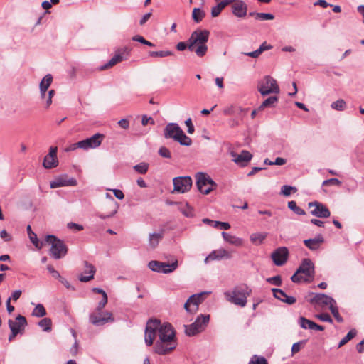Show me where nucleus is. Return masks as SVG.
Masks as SVG:
<instances>
[{
  "label": "nucleus",
  "instance_id": "6e6d98bb",
  "mask_svg": "<svg viewBox=\"0 0 364 364\" xmlns=\"http://www.w3.org/2000/svg\"><path fill=\"white\" fill-rule=\"evenodd\" d=\"M316 317L320 319L322 321L333 323V319L330 316V315L327 313H322L320 314H317Z\"/></svg>",
  "mask_w": 364,
  "mask_h": 364
},
{
  "label": "nucleus",
  "instance_id": "6ab92c4d",
  "mask_svg": "<svg viewBox=\"0 0 364 364\" xmlns=\"http://www.w3.org/2000/svg\"><path fill=\"white\" fill-rule=\"evenodd\" d=\"M247 11V4L241 0H237L232 5V14L239 18H243L246 16Z\"/></svg>",
  "mask_w": 364,
  "mask_h": 364
},
{
  "label": "nucleus",
  "instance_id": "0e129e2a",
  "mask_svg": "<svg viewBox=\"0 0 364 364\" xmlns=\"http://www.w3.org/2000/svg\"><path fill=\"white\" fill-rule=\"evenodd\" d=\"M78 348H79L78 342L75 339L74 344L72 346V347L70 349V353L73 356H75L77 354Z\"/></svg>",
  "mask_w": 364,
  "mask_h": 364
},
{
  "label": "nucleus",
  "instance_id": "cd10ccee",
  "mask_svg": "<svg viewBox=\"0 0 364 364\" xmlns=\"http://www.w3.org/2000/svg\"><path fill=\"white\" fill-rule=\"evenodd\" d=\"M222 236L225 241L227 242H229L231 245H235V246H241L242 245V240L241 238H239L235 235H232L229 233L223 232Z\"/></svg>",
  "mask_w": 364,
  "mask_h": 364
},
{
  "label": "nucleus",
  "instance_id": "79ce46f5",
  "mask_svg": "<svg viewBox=\"0 0 364 364\" xmlns=\"http://www.w3.org/2000/svg\"><path fill=\"white\" fill-rule=\"evenodd\" d=\"M296 191L297 188L296 187L288 185H284L281 188L282 193L285 196H289L291 192L295 193Z\"/></svg>",
  "mask_w": 364,
  "mask_h": 364
},
{
  "label": "nucleus",
  "instance_id": "4d7b16f0",
  "mask_svg": "<svg viewBox=\"0 0 364 364\" xmlns=\"http://www.w3.org/2000/svg\"><path fill=\"white\" fill-rule=\"evenodd\" d=\"M312 321L306 318L304 316H300L299 318V323L300 326L304 329H307V326L309 325V323Z\"/></svg>",
  "mask_w": 364,
  "mask_h": 364
},
{
  "label": "nucleus",
  "instance_id": "13d9d810",
  "mask_svg": "<svg viewBox=\"0 0 364 364\" xmlns=\"http://www.w3.org/2000/svg\"><path fill=\"white\" fill-rule=\"evenodd\" d=\"M0 237L4 242H10L12 240V236L6 230H2L0 232Z\"/></svg>",
  "mask_w": 364,
  "mask_h": 364
},
{
  "label": "nucleus",
  "instance_id": "f3484780",
  "mask_svg": "<svg viewBox=\"0 0 364 364\" xmlns=\"http://www.w3.org/2000/svg\"><path fill=\"white\" fill-rule=\"evenodd\" d=\"M231 155L234 158L232 161L242 167L246 166L252 158V155L246 150H242L240 154L232 151Z\"/></svg>",
  "mask_w": 364,
  "mask_h": 364
},
{
  "label": "nucleus",
  "instance_id": "3c124183",
  "mask_svg": "<svg viewBox=\"0 0 364 364\" xmlns=\"http://www.w3.org/2000/svg\"><path fill=\"white\" fill-rule=\"evenodd\" d=\"M274 16L269 13H259L257 15V19L260 21L273 20Z\"/></svg>",
  "mask_w": 364,
  "mask_h": 364
},
{
  "label": "nucleus",
  "instance_id": "a19ab883",
  "mask_svg": "<svg viewBox=\"0 0 364 364\" xmlns=\"http://www.w3.org/2000/svg\"><path fill=\"white\" fill-rule=\"evenodd\" d=\"M184 328H185V333L188 336H193L200 333L199 331L197 330V328L192 324L184 325Z\"/></svg>",
  "mask_w": 364,
  "mask_h": 364
},
{
  "label": "nucleus",
  "instance_id": "c85d7f7f",
  "mask_svg": "<svg viewBox=\"0 0 364 364\" xmlns=\"http://www.w3.org/2000/svg\"><path fill=\"white\" fill-rule=\"evenodd\" d=\"M26 230L29 236L30 240L33 244V245L39 250L41 249L43 247V242H40L38 241L37 235L32 231L31 225L27 226Z\"/></svg>",
  "mask_w": 364,
  "mask_h": 364
},
{
  "label": "nucleus",
  "instance_id": "a18cd8bd",
  "mask_svg": "<svg viewBox=\"0 0 364 364\" xmlns=\"http://www.w3.org/2000/svg\"><path fill=\"white\" fill-rule=\"evenodd\" d=\"M266 281L268 283H270L272 284H274V285L278 286V287L281 286L282 284V277L279 275L267 278Z\"/></svg>",
  "mask_w": 364,
  "mask_h": 364
},
{
  "label": "nucleus",
  "instance_id": "603ef678",
  "mask_svg": "<svg viewBox=\"0 0 364 364\" xmlns=\"http://www.w3.org/2000/svg\"><path fill=\"white\" fill-rule=\"evenodd\" d=\"M214 227L219 230H226L230 229V225L226 222L216 221V222H214Z\"/></svg>",
  "mask_w": 364,
  "mask_h": 364
},
{
  "label": "nucleus",
  "instance_id": "b1692460",
  "mask_svg": "<svg viewBox=\"0 0 364 364\" xmlns=\"http://www.w3.org/2000/svg\"><path fill=\"white\" fill-rule=\"evenodd\" d=\"M53 82V76L47 74L41 81L39 85L41 99L46 97L47 90Z\"/></svg>",
  "mask_w": 364,
  "mask_h": 364
},
{
  "label": "nucleus",
  "instance_id": "774afa93",
  "mask_svg": "<svg viewBox=\"0 0 364 364\" xmlns=\"http://www.w3.org/2000/svg\"><path fill=\"white\" fill-rule=\"evenodd\" d=\"M117 63V61L113 58H112L106 64L102 65L100 68V69L105 70V69L109 68L114 66Z\"/></svg>",
  "mask_w": 364,
  "mask_h": 364
},
{
  "label": "nucleus",
  "instance_id": "09e8293b",
  "mask_svg": "<svg viewBox=\"0 0 364 364\" xmlns=\"http://www.w3.org/2000/svg\"><path fill=\"white\" fill-rule=\"evenodd\" d=\"M265 236L261 233H255L250 236V240L255 243H262Z\"/></svg>",
  "mask_w": 364,
  "mask_h": 364
},
{
  "label": "nucleus",
  "instance_id": "a878e982",
  "mask_svg": "<svg viewBox=\"0 0 364 364\" xmlns=\"http://www.w3.org/2000/svg\"><path fill=\"white\" fill-rule=\"evenodd\" d=\"M208 294L209 292L203 291L199 294H193L188 298V301H191V304L193 306V311H197L198 309L199 304L203 302L205 296Z\"/></svg>",
  "mask_w": 364,
  "mask_h": 364
},
{
  "label": "nucleus",
  "instance_id": "4468645a",
  "mask_svg": "<svg viewBox=\"0 0 364 364\" xmlns=\"http://www.w3.org/2000/svg\"><path fill=\"white\" fill-rule=\"evenodd\" d=\"M308 205L309 208L314 207V209L311 211V214L314 216L321 218H327L331 215V212L328 208L320 202H310Z\"/></svg>",
  "mask_w": 364,
  "mask_h": 364
},
{
  "label": "nucleus",
  "instance_id": "423d86ee",
  "mask_svg": "<svg viewBox=\"0 0 364 364\" xmlns=\"http://www.w3.org/2000/svg\"><path fill=\"white\" fill-rule=\"evenodd\" d=\"M251 290L247 287H240L234 289L231 292H225L226 299L235 305L244 307L247 304V297Z\"/></svg>",
  "mask_w": 364,
  "mask_h": 364
},
{
  "label": "nucleus",
  "instance_id": "c03bdc74",
  "mask_svg": "<svg viewBox=\"0 0 364 364\" xmlns=\"http://www.w3.org/2000/svg\"><path fill=\"white\" fill-rule=\"evenodd\" d=\"M248 364H268L267 360L262 356L254 355Z\"/></svg>",
  "mask_w": 364,
  "mask_h": 364
},
{
  "label": "nucleus",
  "instance_id": "a211bd4d",
  "mask_svg": "<svg viewBox=\"0 0 364 364\" xmlns=\"http://www.w3.org/2000/svg\"><path fill=\"white\" fill-rule=\"evenodd\" d=\"M230 254L224 249H219L212 251L205 259L204 262L207 264L209 261L219 260L222 259H230Z\"/></svg>",
  "mask_w": 364,
  "mask_h": 364
},
{
  "label": "nucleus",
  "instance_id": "c9c22d12",
  "mask_svg": "<svg viewBox=\"0 0 364 364\" xmlns=\"http://www.w3.org/2000/svg\"><path fill=\"white\" fill-rule=\"evenodd\" d=\"M173 55V53L170 50L149 51V56L152 58H165Z\"/></svg>",
  "mask_w": 364,
  "mask_h": 364
},
{
  "label": "nucleus",
  "instance_id": "ddd939ff",
  "mask_svg": "<svg viewBox=\"0 0 364 364\" xmlns=\"http://www.w3.org/2000/svg\"><path fill=\"white\" fill-rule=\"evenodd\" d=\"M174 191L178 193H186L192 186V179L190 176L176 177L173 179Z\"/></svg>",
  "mask_w": 364,
  "mask_h": 364
},
{
  "label": "nucleus",
  "instance_id": "f03ea898",
  "mask_svg": "<svg viewBox=\"0 0 364 364\" xmlns=\"http://www.w3.org/2000/svg\"><path fill=\"white\" fill-rule=\"evenodd\" d=\"M210 36L209 31L197 29L194 31L188 38L189 50L195 52L198 57H203L208 51L206 43Z\"/></svg>",
  "mask_w": 364,
  "mask_h": 364
},
{
  "label": "nucleus",
  "instance_id": "39448f33",
  "mask_svg": "<svg viewBox=\"0 0 364 364\" xmlns=\"http://www.w3.org/2000/svg\"><path fill=\"white\" fill-rule=\"evenodd\" d=\"M46 242L50 245V255L55 259L64 257L68 252V247L64 242L55 235H49L46 237Z\"/></svg>",
  "mask_w": 364,
  "mask_h": 364
},
{
  "label": "nucleus",
  "instance_id": "dca6fc26",
  "mask_svg": "<svg viewBox=\"0 0 364 364\" xmlns=\"http://www.w3.org/2000/svg\"><path fill=\"white\" fill-rule=\"evenodd\" d=\"M288 254V249L281 247L272 253L271 257L277 266H282L287 260Z\"/></svg>",
  "mask_w": 364,
  "mask_h": 364
},
{
  "label": "nucleus",
  "instance_id": "7ed1b4c3",
  "mask_svg": "<svg viewBox=\"0 0 364 364\" xmlns=\"http://www.w3.org/2000/svg\"><path fill=\"white\" fill-rule=\"evenodd\" d=\"M315 274L314 264L309 258L302 259L301 264L296 272L291 276V279L294 283L301 282H310Z\"/></svg>",
  "mask_w": 364,
  "mask_h": 364
},
{
  "label": "nucleus",
  "instance_id": "0eeeda50",
  "mask_svg": "<svg viewBox=\"0 0 364 364\" xmlns=\"http://www.w3.org/2000/svg\"><path fill=\"white\" fill-rule=\"evenodd\" d=\"M257 89L262 96L278 94L280 91L277 80L270 75H265L262 80L258 82Z\"/></svg>",
  "mask_w": 364,
  "mask_h": 364
},
{
  "label": "nucleus",
  "instance_id": "72a5a7b5",
  "mask_svg": "<svg viewBox=\"0 0 364 364\" xmlns=\"http://www.w3.org/2000/svg\"><path fill=\"white\" fill-rule=\"evenodd\" d=\"M38 324L44 331L50 332L52 329V321L50 318H43Z\"/></svg>",
  "mask_w": 364,
  "mask_h": 364
},
{
  "label": "nucleus",
  "instance_id": "864d4df0",
  "mask_svg": "<svg viewBox=\"0 0 364 364\" xmlns=\"http://www.w3.org/2000/svg\"><path fill=\"white\" fill-rule=\"evenodd\" d=\"M223 8L220 6V3H218L216 6L212 7L211 9V16L215 18L220 15Z\"/></svg>",
  "mask_w": 364,
  "mask_h": 364
},
{
  "label": "nucleus",
  "instance_id": "f8f14e48",
  "mask_svg": "<svg viewBox=\"0 0 364 364\" xmlns=\"http://www.w3.org/2000/svg\"><path fill=\"white\" fill-rule=\"evenodd\" d=\"M311 297L309 299V301L311 304H316L321 306H328L336 304V301L331 296H328L325 294H314L310 293Z\"/></svg>",
  "mask_w": 364,
  "mask_h": 364
},
{
  "label": "nucleus",
  "instance_id": "8fccbe9b",
  "mask_svg": "<svg viewBox=\"0 0 364 364\" xmlns=\"http://www.w3.org/2000/svg\"><path fill=\"white\" fill-rule=\"evenodd\" d=\"M235 116L242 119L247 112L248 109L242 108L240 106H236L235 109Z\"/></svg>",
  "mask_w": 364,
  "mask_h": 364
},
{
  "label": "nucleus",
  "instance_id": "58836bf2",
  "mask_svg": "<svg viewBox=\"0 0 364 364\" xmlns=\"http://www.w3.org/2000/svg\"><path fill=\"white\" fill-rule=\"evenodd\" d=\"M133 168L140 174H146L149 169V164L146 162H141L134 166Z\"/></svg>",
  "mask_w": 364,
  "mask_h": 364
},
{
  "label": "nucleus",
  "instance_id": "de8ad7c7",
  "mask_svg": "<svg viewBox=\"0 0 364 364\" xmlns=\"http://www.w3.org/2000/svg\"><path fill=\"white\" fill-rule=\"evenodd\" d=\"M107 301H108L107 294H105L104 297H102L101 301L98 303L97 306L96 307V309H95L94 312L102 311V309L107 304Z\"/></svg>",
  "mask_w": 364,
  "mask_h": 364
},
{
  "label": "nucleus",
  "instance_id": "2eb2a0df",
  "mask_svg": "<svg viewBox=\"0 0 364 364\" xmlns=\"http://www.w3.org/2000/svg\"><path fill=\"white\" fill-rule=\"evenodd\" d=\"M77 184V180L74 178H68L67 175H62L50 181L51 188H55L63 186H75Z\"/></svg>",
  "mask_w": 364,
  "mask_h": 364
},
{
  "label": "nucleus",
  "instance_id": "412c9836",
  "mask_svg": "<svg viewBox=\"0 0 364 364\" xmlns=\"http://www.w3.org/2000/svg\"><path fill=\"white\" fill-rule=\"evenodd\" d=\"M84 267H85L84 273L88 274L89 275L84 276V275L81 274L79 277V280L82 282H87L94 278V275L95 274L96 269L92 264L89 263L87 261L84 262Z\"/></svg>",
  "mask_w": 364,
  "mask_h": 364
},
{
  "label": "nucleus",
  "instance_id": "7c9ffc66",
  "mask_svg": "<svg viewBox=\"0 0 364 364\" xmlns=\"http://www.w3.org/2000/svg\"><path fill=\"white\" fill-rule=\"evenodd\" d=\"M129 52L130 49L128 47H124L117 50L115 55L112 58L117 61V63H119L124 59L123 55H128L129 54Z\"/></svg>",
  "mask_w": 364,
  "mask_h": 364
},
{
  "label": "nucleus",
  "instance_id": "4c0bfd02",
  "mask_svg": "<svg viewBox=\"0 0 364 364\" xmlns=\"http://www.w3.org/2000/svg\"><path fill=\"white\" fill-rule=\"evenodd\" d=\"M356 336V331L355 329L350 330L346 336L341 339L338 345V348H341L345 344H346L349 341L353 339Z\"/></svg>",
  "mask_w": 364,
  "mask_h": 364
},
{
  "label": "nucleus",
  "instance_id": "4be33fe9",
  "mask_svg": "<svg viewBox=\"0 0 364 364\" xmlns=\"http://www.w3.org/2000/svg\"><path fill=\"white\" fill-rule=\"evenodd\" d=\"M16 321H13L12 320H9V326L11 331L16 329L18 331V333L21 332V328H24L27 325L26 318L21 315H18L16 318Z\"/></svg>",
  "mask_w": 364,
  "mask_h": 364
},
{
  "label": "nucleus",
  "instance_id": "bb28decb",
  "mask_svg": "<svg viewBox=\"0 0 364 364\" xmlns=\"http://www.w3.org/2000/svg\"><path fill=\"white\" fill-rule=\"evenodd\" d=\"M164 230H161L160 232H154L149 235V243L152 248H155L158 245L164 237Z\"/></svg>",
  "mask_w": 364,
  "mask_h": 364
},
{
  "label": "nucleus",
  "instance_id": "e2e57ef3",
  "mask_svg": "<svg viewBox=\"0 0 364 364\" xmlns=\"http://www.w3.org/2000/svg\"><path fill=\"white\" fill-rule=\"evenodd\" d=\"M47 269L48 271L52 274V276L55 278V279H59L60 278V273L56 271L53 266L51 265H48L47 267Z\"/></svg>",
  "mask_w": 364,
  "mask_h": 364
},
{
  "label": "nucleus",
  "instance_id": "1a4fd4ad",
  "mask_svg": "<svg viewBox=\"0 0 364 364\" xmlns=\"http://www.w3.org/2000/svg\"><path fill=\"white\" fill-rule=\"evenodd\" d=\"M178 266V260L176 259L171 264L159 262L156 260H152L149 262V268L154 272L168 274L173 272L177 269Z\"/></svg>",
  "mask_w": 364,
  "mask_h": 364
},
{
  "label": "nucleus",
  "instance_id": "9d476101",
  "mask_svg": "<svg viewBox=\"0 0 364 364\" xmlns=\"http://www.w3.org/2000/svg\"><path fill=\"white\" fill-rule=\"evenodd\" d=\"M114 318L109 311L93 312L90 315V321L96 326L114 322Z\"/></svg>",
  "mask_w": 364,
  "mask_h": 364
},
{
  "label": "nucleus",
  "instance_id": "338daca9",
  "mask_svg": "<svg viewBox=\"0 0 364 364\" xmlns=\"http://www.w3.org/2000/svg\"><path fill=\"white\" fill-rule=\"evenodd\" d=\"M57 146H50L49 149V153L46 156H50L52 159H57Z\"/></svg>",
  "mask_w": 364,
  "mask_h": 364
},
{
  "label": "nucleus",
  "instance_id": "e433bc0d",
  "mask_svg": "<svg viewBox=\"0 0 364 364\" xmlns=\"http://www.w3.org/2000/svg\"><path fill=\"white\" fill-rule=\"evenodd\" d=\"M288 208L292 210L295 214L299 215H304L306 214L305 211L296 205L294 200L288 202Z\"/></svg>",
  "mask_w": 364,
  "mask_h": 364
},
{
  "label": "nucleus",
  "instance_id": "393cba45",
  "mask_svg": "<svg viewBox=\"0 0 364 364\" xmlns=\"http://www.w3.org/2000/svg\"><path fill=\"white\" fill-rule=\"evenodd\" d=\"M323 242L324 239L321 235H318L315 238L304 240V245L311 250H317Z\"/></svg>",
  "mask_w": 364,
  "mask_h": 364
},
{
  "label": "nucleus",
  "instance_id": "f257e3e1",
  "mask_svg": "<svg viewBox=\"0 0 364 364\" xmlns=\"http://www.w3.org/2000/svg\"><path fill=\"white\" fill-rule=\"evenodd\" d=\"M159 340L155 343L154 351L158 355H166L177 346L176 331L169 323H161L159 319L150 318L146 322L144 332V342L147 346L154 343L156 336Z\"/></svg>",
  "mask_w": 364,
  "mask_h": 364
},
{
  "label": "nucleus",
  "instance_id": "680f3d73",
  "mask_svg": "<svg viewBox=\"0 0 364 364\" xmlns=\"http://www.w3.org/2000/svg\"><path fill=\"white\" fill-rule=\"evenodd\" d=\"M185 124L188 127V129H187V132L188 134H193L195 131V128H194V126L192 123V120L191 118H188L187 119L186 121H185Z\"/></svg>",
  "mask_w": 364,
  "mask_h": 364
},
{
  "label": "nucleus",
  "instance_id": "2f4dec72",
  "mask_svg": "<svg viewBox=\"0 0 364 364\" xmlns=\"http://www.w3.org/2000/svg\"><path fill=\"white\" fill-rule=\"evenodd\" d=\"M46 310L43 304H38L33 309L31 315L35 317L41 318L46 315Z\"/></svg>",
  "mask_w": 364,
  "mask_h": 364
},
{
  "label": "nucleus",
  "instance_id": "c756f323",
  "mask_svg": "<svg viewBox=\"0 0 364 364\" xmlns=\"http://www.w3.org/2000/svg\"><path fill=\"white\" fill-rule=\"evenodd\" d=\"M205 16V12L200 8H194L192 12V18L193 21L198 23Z\"/></svg>",
  "mask_w": 364,
  "mask_h": 364
},
{
  "label": "nucleus",
  "instance_id": "49530a36",
  "mask_svg": "<svg viewBox=\"0 0 364 364\" xmlns=\"http://www.w3.org/2000/svg\"><path fill=\"white\" fill-rule=\"evenodd\" d=\"M158 154L163 158L171 159V154L168 148L166 146H161L158 151Z\"/></svg>",
  "mask_w": 364,
  "mask_h": 364
},
{
  "label": "nucleus",
  "instance_id": "5fc2aeb1",
  "mask_svg": "<svg viewBox=\"0 0 364 364\" xmlns=\"http://www.w3.org/2000/svg\"><path fill=\"white\" fill-rule=\"evenodd\" d=\"M341 184V181L336 178L325 180L322 183V186H330V185L340 186Z\"/></svg>",
  "mask_w": 364,
  "mask_h": 364
},
{
  "label": "nucleus",
  "instance_id": "6e6552de",
  "mask_svg": "<svg viewBox=\"0 0 364 364\" xmlns=\"http://www.w3.org/2000/svg\"><path fill=\"white\" fill-rule=\"evenodd\" d=\"M196 179L198 191L203 194H208L217 186L208 174L203 172L197 173Z\"/></svg>",
  "mask_w": 364,
  "mask_h": 364
},
{
  "label": "nucleus",
  "instance_id": "9b49d317",
  "mask_svg": "<svg viewBox=\"0 0 364 364\" xmlns=\"http://www.w3.org/2000/svg\"><path fill=\"white\" fill-rule=\"evenodd\" d=\"M104 138V135L100 133H96L90 138H87L84 140L77 142L80 149L87 150L89 149H95L98 147Z\"/></svg>",
  "mask_w": 364,
  "mask_h": 364
},
{
  "label": "nucleus",
  "instance_id": "69168bd1",
  "mask_svg": "<svg viewBox=\"0 0 364 364\" xmlns=\"http://www.w3.org/2000/svg\"><path fill=\"white\" fill-rule=\"evenodd\" d=\"M235 107L234 105H231L230 107H228L223 109V114L225 115H234L235 114Z\"/></svg>",
  "mask_w": 364,
  "mask_h": 364
},
{
  "label": "nucleus",
  "instance_id": "5701e85b",
  "mask_svg": "<svg viewBox=\"0 0 364 364\" xmlns=\"http://www.w3.org/2000/svg\"><path fill=\"white\" fill-rule=\"evenodd\" d=\"M210 321V315L209 314H200L198 316L196 321L191 323L194 326L199 332L203 331L206 326H208Z\"/></svg>",
  "mask_w": 364,
  "mask_h": 364
},
{
  "label": "nucleus",
  "instance_id": "ea45409f",
  "mask_svg": "<svg viewBox=\"0 0 364 364\" xmlns=\"http://www.w3.org/2000/svg\"><path fill=\"white\" fill-rule=\"evenodd\" d=\"M331 107L333 109H336L338 111H342V110L345 109V108L346 107V103L343 100L340 99V100H338L333 102L331 104Z\"/></svg>",
  "mask_w": 364,
  "mask_h": 364
},
{
  "label": "nucleus",
  "instance_id": "20e7f679",
  "mask_svg": "<svg viewBox=\"0 0 364 364\" xmlns=\"http://www.w3.org/2000/svg\"><path fill=\"white\" fill-rule=\"evenodd\" d=\"M164 136L166 139H172L182 146H189L192 144V139L186 136L177 123H168L164 129Z\"/></svg>",
  "mask_w": 364,
  "mask_h": 364
},
{
  "label": "nucleus",
  "instance_id": "052dcab7",
  "mask_svg": "<svg viewBox=\"0 0 364 364\" xmlns=\"http://www.w3.org/2000/svg\"><path fill=\"white\" fill-rule=\"evenodd\" d=\"M67 227L70 230H75L77 231L82 230L84 228L82 225L73 222L68 223Z\"/></svg>",
  "mask_w": 364,
  "mask_h": 364
},
{
  "label": "nucleus",
  "instance_id": "f704fd0d",
  "mask_svg": "<svg viewBox=\"0 0 364 364\" xmlns=\"http://www.w3.org/2000/svg\"><path fill=\"white\" fill-rule=\"evenodd\" d=\"M278 101L277 96H270L266 99L259 106V109L262 110L267 107H273L274 104Z\"/></svg>",
  "mask_w": 364,
  "mask_h": 364
},
{
  "label": "nucleus",
  "instance_id": "37998d69",
  "mask_svg": "<svg viewBox=\"0 0 364 364\" xmlns=\"http://www.w3.org/2000/svg\"><path fill=\"white\" fill-rule=\"evenodd\" d=\"M329 309L338 322L342 323L343 321V318L339 314L336 304L331 305Z\"/></svg>",
  "mask_w": 364,
  "mask_h": 364
},
{
  "label": "nucleus",
  "instance_id": "bf43d9fd",
  "mask_svg": "<svg viewBox=\"0 0 364 364\" xmlns=\"http://www.w3.org/2000/svg\"><path fill=\"white\" fill-rule=\"evenodd\" d=\"M176 49L178 50H179V51H183L186 49H188L189 50V41H188V40L187 41V42L181 41V42L178 43L177 45H176Z\"/></svg>",
  "mask_w": 364,
  "mask_h": 364
},
{
  "label": "nucleus",
  "instance_id": "473e14b6",
  "mask_svg": "<svg viewBox=\"0 0 364 364\" xmlns=\"http://www.w3.org/2000/svg\"><path fill=\"white\" fill-rule=\"evenodd\" d=\"M58 165V159H52L50 156H45L43 162V166L45 168L50 169L55 168Z\"/></svg>",
  "mask_w": 364,
  "mask_h": 364
},
{
  "label": "nucleus",
  "instance_id": "aec40b11",
  "mask_svg": "<svg viewBox=\"0 0 364 364\" xmlns=\"http://www.w3.org/2000/svg\"><path fill=\"white\" fill-rule=\"evenodd\" d=\"M272 291L273 292L274 296L282 302L291 305L296 301L295 297L287 295L286 293L280 289L273 288Z\"/></svg>",
  "mask_w": 364,
  "mask_h": 364
}]
</instances>
